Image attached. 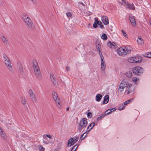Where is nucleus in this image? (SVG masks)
Segmentation results:
<instances>
[{
    "mask_svg": "<svg viewBox=\"0 0 151 151\" xmlns=\"http://www.w3.org/2000/svg\"><path fill=\"white\" fill-rule=\"evenodd\" d=\"M28 93L32 101H34L36 100V96L32 89H29V90Z\"/></svg>",
    "mask_w": 151,
    "mask_h": 151,
    "instance_id": "nucleus-12",
    "label": "nucleus"
},
{
    "mask_svg": "<svg viewBox=\"0 0 151 151\" xmlns=\"http://www.w3.org/2000/svg\"><path fill=\"white\" fill-rule=\"evenodd\" d=\"M32 63L35 76L37 78H40L41 77V74L37 63L36 60H33Z\"/></svg>",
    "mask_w": 151,
    "mask_h": 151,
    "instance_id": "nucleus-2",
    "label": "nucleus"
},
{
    "mask_svg": "<svg viewBox=\"0 0 151 151\" xmlns=\"http://www.w3.org/2000/svg\"><path fill=\"white\" fill-rule=\"evenodd\" d=\"M43 142L46 144H47L48 143L47 141H44Z\"/></svg>",
    "mask_w": 151,
    "mask_h": 151,
    "instance_id": "nucleus-49",
    "label": "nucleus"
},
{
    "mask_svg": "<svg viewBox=\"0 0 151 151\" xmlns=\"http://www.w3.org/2000/svg\"><path fill=\"white\" fill-rule=\"evenodd\" d=\"M0 135L3 138H5V134L2 129L0 131Z\"/></svg>",
    "mask_w": 151,
    "mask_h": 151,
    "instance_id": "nucleus-32",
    "label": "nucleus"
},
{
    "mask_svg": "<svg viewBox=\"0 0 151 151\" xmlns=\"http://www.w3.org/2000/svg\"><path fill=\"white\" fill-rule=\"evenodd\" d=\"M17 68L18 69V71L19 72L21 73L23 72V68L22 66V65L20 63H18Z\"/></svg>",
    "mask_w": 151,
    "mask_h": 151,
    "instance_id": "nucleus-17",
    "label": "nucleus"
},
{
    "mask_svg": "<svg viewBox=\"0 0 151 151\" xmlns=\"http://www.w3.org/2000/svg\"><path fill=\"white\" fill-rule=\"evenodd\" d=\"M134 57H131L128 59V61L130 63H135Z\"/></svg>",
    "mask_w": 151,
    "mask_h": 151,
    "instance_id": "nucleus-29",
    "label": "nucleus"
},
{
    "mask_svg": "<svg viewBox=\"0 0 151 151\" xmlns=\"http://www.w3.org/2000/svg\"><path fill=\"white\" fill-rule=\"evenodd\" d=\"M133 99H131L128 100L127 101H125L124 103V105H127L130 102L132 101L133 100Z\"/></svg>",
    "mask_w": 151,
    "mask_h": 151,
    "instance_id": "nucleus-37",
    "label": "nucleus"
},
{
    "mask_svg": "<svg viewBox=\"0 0 151 151\" xmlns=\"http://www.w3.org/2000/svg\"><path fill=\"white\" fill-rule=\"evenodd\" d=\"M101 58V68L103 71H104L106 68V65L105 63V60L104 56L100 57Z\"/></svg>",
    "mask_w": 151,
    "mask_h": 151,
    "instance_id": "nucleus-10",
    "label": "nucleus"
},
{
    "mask_svg": "<svg viewBox=\"0 0 151 151\" xmlns=\"http://www.w3.org/2000/svg\"><path fill=\"white\" fill-rule=\"evenodd\" d=\"M124 6L126 8H129L130 9L133 10H135L134 6L132 4L130 3L127 2L124 3Z\"/></svg>",
    "mask_w": 151,
    "mask_h": 151,
    "instance_id": "nucleus-11",
    "label": "nucleus"
},
{
    "mask_svg": "<svg viewBox=\"0 0 151 151\" xmlns=\"http://www.w3.org/2000/svg\"><path fill=\"white\" fill-rule=\"evenodd\" d=\"M107 45L109 47L112 48H115L117 47L116 43L110 41L107 43Z\"/></svg>",
    "mask_w": 151,
    "mask_h": 151,
    "instance_id": "nucleus-14",
    "label": "nucleus"
},
{
    "mask_svg": "<svg viewBox=\"0 0 151 151\" xmlns=\"http://www.w3.org/2000/svg\"><path fill=\"white\" fill-rule=\"evenodd\" d=\"M135 63H139L141 62L142 60V58L140 56H136L134 57Z\"/></svg>",
    "mask_w": 151,
    "mask_h": 151,
    "instance_id": "nucleus-18",
    "label": "nucleus"
},
{
    "mask_svg": "<svg viewBox=\"0 0 151 151\" xmlns=\"http://www.w3.org/2000/svg\"><path fill=\"white\" fill-rule=\"evenodd\" d=\"M1 39L3 42L4 44L7 45L8 43V39L4 36H2L1 37Z\"/></svg>",
    "mask_w": 151,
    "mask_h": 151,
    "instance_id": "nucleus-21",
    "label": "nucleus"
},
{
    "mask_svg": "<svg viewBox=\"0 0 151 151\" xmlns=\"http://www.w3.org/2000/svg\"><path fill=\"white\" fill-rule=\"evenodd\" d=\"M125 107V106L124 105L122 104L119 106L118 108V110L120 111L122 110Z\"/></svg>",
    "mask_w": 151,
    "mask_h": 151,
    "instance_id": "nucleus-38",
    "label": "nucleus"
},
{
    "mask_svg": "<svg viewBox=\"0 0 151 151\" xmlns=\"http://www.w3.org/2000/svg\"><path fill=\"white\" fill-rule=\"evenodd\" d=\"M40 151H44L45 148L41 145H39L38 146Z\"/></svg>",
    "mask_w": 151,
    "mask_h": 151,
    "instance_id": "nucleus-41",
    "label": "nucleus"
},
{
    "mask_svg": "<svg viewBox=\"0 0 151 151\" xmlns=\"http://www.w3.org/2000/svg\"><path fill=\"white\" fill-rule=\"evenodd\" d=\"M79 137L76 136V137H74L73 138H72L73 139V140H74L75 143L76 142L78 141L79 139Z\"/></svg>",
    "mask_w": 151,
    "mask_h": 151,
    "instance_id": "nucleus-42",
    "label": "nucleus"
},
{
    "mask_svg": "<svg viewBox=\"0 0 151 151\" xmlns=\"http://www.w3.org/2000/svg\"><path fill=\"white\" fill-rule=\"evenodd\" d=\"M78 4L79 8L80 9H82L85 6L84 4L82 2H78Z\"/></svg>",
    "mask_w": 151,
    "mask_h": 151,
    "instance_id": "nucleus-27",
    "label": "nucleus"
},
{
    "mask_svg": "<svg viewBox=\"0 0 151 151\" xmlns=\"http://www.w3.org/2000/svg\"><path fill=\"white\" fill-rule=\"evenodd\" d=\"M126 50H127V52H126V53H127V54H128L131 52V50H128L127 49H126Z\"/></svg>",
    "mask_w": 151,
    "mask_h": 151,
    "instance_id": "nucleus-47",
    "label": "nucleus"
},
{
    "mask_svg": "<svg viewBox=\"0 0 151 151\" xmlns=\"http://www.w3.org/2000/svg\"><path fill=\"white\" fill-rule=\"evenodd\" d=\"M101 20L105 25H107L109 24V20L106 16H104L102 17H101Z\"/></svg>",
    "mask_w": 151,
    "mask_h": 151,
    "instance_id": "nucleus-15",
    "label": "nucleus"
},
{
    "mask_svg": "<svg viewBox=\"0 0 151 151\" xmlns=\"http://www.w3.org/2000/svg\"><path fill=\"white\" fill-rule=\"evenodd\" d=\"M109 96L108 95H106L104 98V101L103 102V104H107L109 101Z\"/></svg>",
    "mask_w": 151,
    "mask_h": 151,
    "instance_id": "nucleus-20",
    "label": "nucleus"
},
{
    "mask_svg": "<svg viewBox=\"0 0 151 151\" xmlns=\"http://www.w3.org/2000/svg\"><path fill=\"white\" fill-rule=\"evenodd\" d=\"M116 109V108H114L111 109H108L105 112L104 114H101V116L98 117L97 121L100 120L101 119L104 118L105 116L110 114L112 112L114 111Z\"/></svg>",
    "mask_w": 151,
    "mask_h": 151,
    "instance_id": "nucleus-6",
    "label": "nucleus"
},
{
    "mask_svg": "<svg viewBox=\"0 0 151 151\" xmlns=\"http://www.w3.org/2000/svg\"><path fill=\"white\" fill-rule=\"evenodd\" d=\"M102 96L100 94H97L96 96V101H99L102 98Z\"/></svg>",
    "mask_w": 151,
    "mask_h": 151,
    "instance_id": "nucleus-25",
    "label": "nucleus"
},
{
    "mask_svg": "<svg viewBox=\"0 0 151 151\" xmlns=\"http://www.w3.org/2000/svg\"><path fill=\"white\" fill-rule=\"evenodd\" d=\"M77 147V146H76L75 147V148H74V150L75 149H75L76 148V147Z\"/></svg>",
    "mask_w": 151,
    "mask_h": 151,
    "instance_id": "nucleus-51",
    "label": "nucleus"
},
{
    "mask_svg": "<svg viewBox=\"0 0 151 151\" xmlns=\"http://www.w3.org/2000/svg\"><path fill=\"white\" fill-rule=\"evenodd\" d=\"M145 56L146 57L151 58V52L146 53Z\"/></svg>",
    "mask_w": 151,
    "mask_h": 151,
    "instance_id": "nucleus-39",
    "label": "nucleus"
},
{
    "mask_svg": "<svg viewBox=\"0 0 151 151\" xmlns=\"http://www.w3.org/2000/svg\"><path fill=\"white\" fill-rule=\"evenodd\" d=\"M125 75L128 78H130L132 76V73L130 71H127L125 73Z\"/></svg>",
    "mask_w": 151,
    "mask_h": 151,
    "instance_id": "nucleus-24",
    "label": "nucleus"
},
{
    "mask_svg": "<svg viewBox=\"0 0 151 151\" xmlns=\"http://www.w3.org/2000/svg\"><path fill=\"white\" fill-rule=\"evenodd\" d=\"M137 42L139 44H142L144 43L143 40L141 37H138Z\"/></svg>",
    "mask_w": 151,
    "mask_h": 151,
    "instance_id": "nucleus-30",
    "label": "nucleus"
},
{
    "mask_svg": "<svg viewBox=\"0 0 151 151\" xmlns=\"http://www.w3.org/2000/svg\"><path fill=\"white\" fill-rule=\"evenodd\" d=\"M133 73L136 75H139L143 73V69L140 67L134 68L132 70Z\"/></svg>",
    "mask_w": 151,
    "mask_h": 151,
    "instance_id": "nucleus-7",
    "label": "nucleus"
},
{
    "mask_svg": "<svg viewBox=\"0 0 151 151\" xmlns=\"http://www.w3.org/2000/svg\"><path fill=\"white\" fill-rule=\"evenodd\" d=\"M22 18L27 26L32 29L33 27V23L30 17L27 15H24L23 16Z\"/></svg>",
    "mask_w": 151,
    "mask_h": 151,
    "instance_id": "nucleus-5",
    "label": "nucleus"
},
{
    "mask_svg": "<svg viewBox=\"0 0 151 151\" xmlns=\"http://www.w3.org/2000/svg\"><path fill=\"white\" fill-rule=\"evenodd\" d=\"M50 78L52 81L54 85L56 84L57 82L56 81V79L55 77L53 74H51L50 75Z\"/></svg>",
    "mask_w": 151,
    "mask_h": 151,
    "instance_id": "nucleus-19",
    "label": "nucleus"
},
{
    "mask_svg": "<svg viewBox=\"0 0 151 151\" xmlns=\"http://www.w3.org/2000/svg\"><path fill=\"white\" fill-rule=\"evenodd\" d=\"M124 88H125V93L127 94L130 93L133 91L132 85L125 79L123 80L120 83L118 88L119 91L120 93L122 92Z\"/></svg>",
    "mask_w": 151,
    "mask_h": 151,
    "instance_id": "nucleus-1",
    "label": "nucleus"
},
{
    "mask_svg": "<svg viewBox=\"0 0 151 151\" xmlns=\"http://www.w3.org/2000/svg\"><path fill=\"white\" fill-rule=\"evenodd\" d=\"M129 19L132 25L133 26H135L136 25L135 19L134 17L133 16H129Z\"/></svg>",
    "mask_w": 151,
    "mask_h": 151,
    "instance_id": "nucleus-13",
    "label": "nucleus"
},
{
    "mask_svg": "<svg viewBox=\"0 0 151 151\" xmlns=\"http://www.w3.org/2000/svg\"><path fill=\"white\" fill-rule=\"evenodd\" d=\"M122 34L125 37H127V35L126 32L124 31L123 29H122L121 30Z\"/></svg>",
    "mask_w": 151,
    "mask_h": 151,
    "instance_id": "nucleus-43",
    "label": "nucleus"
},
{
    "mask_svg": "<svg viewBox=\"0 0 151 151\" xmlns=\"http://www.w3.org/2000/svg\"><path fill=\"white\" fill-rule=\"evenodd\" d=\"M32 1H33V0H31Z\"/></svg>",
    "mask_w": 151,
    "mask_h": 151,
    "instance_id": "nucleus-52",
    "label": "nucleus"
},
{
    "mask_svg": "<svg viewBox=\"0 0 151 151\" xmlns=\"http://www.w3.org/2000/svg\"><path fill=\"white\" fill-rule=\"evenodd\" d=\"M21 101L22 104L23 105H25L27 103L26 99L22 97L21 98Z\"/></svg>",
    "mask_w": 151,
    "mask_h": 151,
    "instance_id": "nucleus-33",
    "label": "nucleus"
},
{
    "mask_svg": "<svg viewBox=\"0 0 151 151\" xmlns=\"http://www.w3.org/2000/svg\"><path fill=\"white\" fill-rule=\"evenodd\" d=\"M52 97L58 107L60 108L61 107V105L60 104V102L58 97L57 94L55 92L53 93Z\"/></svg>",
    "mask_w": 151,
    "mask_h": 151,
    "instance_id": "nucleus-8",
    "label": "nucleus"
},
{
    "mask_svg": "<svg viewBox=\"0 0 151 151\" xmlns=\"http://www.w3.org/2000/svg\"><path fill=\"white\" fill-rule=\"evenodd\" d=\"M78 147L77 145H75L71 149L70 151H75V150L77 149Z\"/></svg>",
    "mask_w": 151,
    "mask_h": 151,
    "instance_id": "nucleus-40",
    "label": "nucleus"
},
{
    "mask_svg": "<svg viewBox=\"0 0 151 151\" xmlns=\"http://www.w3.org/2000/svg\"><path fill=\"white\" fill-rule=\"evenodd\" d=\"M126 48H123L120 47L117 50L116 52L119 55H122L127 54L126 50Z\"/></svg>",
    "mask_w": 151,
    "mask_h": 151,
    "instance_id": "nucleus-9",
    "label": "nucleus"
},
{
    "mask_svg": "<svg viewBox=\"0 0 151 151\" xmlns=\"http://www.w3.org/2000/svg\"><path fill=\"white\" fill-rule=\"evenodd\" d=\"M96 19V21H97L98 24L100 26L101 28H103L104 27V25L102 24V22L100 21H99L98 20V19L97 18V19Z\"/></svg>",
    "mask_w": 151,
    "mask_h": 151,
    "instance_id": "nucleus-34",
    "label": "nucleus"
},
{
    "mask_svg": "<svg viewBox=\"0 0 151 151\" xmlns=\"http://www.w3.org/2000/svg\"><path fill=\"white\" fill-rule=\"evenodd\" d=\"M98 51L99 52V54L100 56V57H101L102 56H103L102 54V52L101 51V46L100 45L98 44V46L96 47Z\"/></svg>",
    "mask_w": 151,
    "mask_h": 151,
    "instance_id": "nucleus-22",
    "label": "nucleus"
},
{
    "mask_svg": "<svg viewBox=\"0 0 151 151\" xmlns=\"http://www.w3.org/2000/svg\"><path fill=\"white\" fill-rule=\"evenodd\" d=\"M88 122L86 118H83L80 121L79 126L78 128V131L80 132L85 127L87 124Z\"/></svg>",
    "mask_w": 151,
    "mask_h": 151,
    "instance_id": "nucleus-4",
    "label": "nucleus"
},
{
    "mask_svg": "<svg viewBox=\"0 0 151 151\" xmlns=\"http://www.w3.org/2000/svg\"><path fill=\"white\" fill-rule=\"evenodd\" d=\"M66 15L67 17H71L72 16V14L71 13L68 12L66 13Z\"/></svg>",
    "mask_w": 151,
    "mask_h": 151,
    "instance_id": "nucleus-46",
    "label": "nucleus"
},
{
    "mask_svg": "<svg viewBox=\"0 0 151 151\" xmlns=\"http://www.w3.org/2000/svg\"><path fill=\"white\" fill-rule=\"evenodd\" d=\"M139 79L136 77H133L132 78V81L135 84H137V82L139 81Z\"/></svg>",
    "mask_w": 151,
    "mask_h": 151,
    "instance_id": "nucleus-31",
    "label": "nucleus"
},
{
    "mask_svg": "<svg viewBox=\"0 0 151 151\" xmlns=\"http://www.w3.org/2000/svg\"><path fill=\"white\" fill-rule=\"evenodd\" d=\"M69 110V107H68L66 108V110L67 111H68Z\"/></svg>",
    "mask_w": 151,
    "mask_h": 151,
    "instance_id": "nucleus-50",
    "label": "nucleus"
},
{
    "mask_svg": "<svg viewBox=\"0 0 151 151\" xmlns=\"http://www.w3.org/2000/svg\"><path fill=\"white\" fill-rule=\"evenodd\" d=\"M101 38L103 40H106L107 39V37L106 34L104 33L102 34L101 36Z\"/></svg>",
    "mask_w": 151,
    "mask_h": 151,
    "instance_id": "nucleus-26",
    "label": "nucleus"
},
{
    "mask_svg": "<svg viewBox=\"0 0 151 151\" xmlns=\"http://www.w3.org/2000/svg\"><path fill=\"white\" fill-rule=\"evenodd\" d=\"M95 123L93 122L88 127L87 129V132H89L94 127Z\"/></svg>",
    "mask_w": 151,
    "mask_h": 151,
    "instance_id": "nucleus-23",
    "label": "nucleus"
},
{
    "mask_svg": "<svg viewBox=\"0 0 151 151\" xmlns=\"http://www.w3.org/2000/svg\"><path fill=\"white\" fill-rule=\"evenodd\" d=\"M75 143L74 140L72 138H70L68 140L67 144V147H69L73 145Z\"/></svg>",
    "mask_w": 151,
    "mask_h": 151,
    "instance_id": "nucleus-16",
    "label": "nucleus"
},
{
    "mask_svg": "<svg viewBox=\"0 0 151 151\" xmlns=\"http://www.w3.org/2000/svg\"><path fill=\"white\" fill-rule=\"evenodd\" d=\"M66 70L67 71H68L70 69V68L69 67H66Z\"/></svg>",
    "mask_w": 151,
    "mask_h": 151,
    "instance_id": "nucleus-48",
    "label": "nucleus"
},
{
    "mask_svg": "<svg viewBox=\"0 0 151 151\" xmlns=\"http://www.w3.org/2000/svg\"><path fill=\"white\" fill-rule=\"evenodd\" d=\"M46 137H48L50 139H52V137L49 134H47L46 135H44L43 136V138L46 139Z\"/></svg>",
    "mask_w": 151,
    "mask_h": 151,
    "instance_id": "nucleus-36",
    "label": "nucleus"
},
{
    "mask_svg": "<svg viewBox=\"0 0 151 151\" xmlns=\"http://www.w3.org/2000/svg\"><path fill=\"white\" fill-rule=\"evenodd\" d=\"M87 115L88 118H91L92 116V114L91 112H88L87 114Z\"/></svg>",
    "mask_w": 151,
    "mask_h": 151,
    "instance_id": "nucleus-44",
    "label": "nucleus"
},
{
    "mask_svg": "<svg viewBox=\"0 0 151 151\" xmlns=\"http://www.w3.org/2000/svg\"><path fill=\"white\" fill-rule=\"evenodd\" d=\"M86 131V132H85L81 135V137H80V139L81 140L83 139L86 137L87 134H88V133Z\"/></svg>",
    "mask_w": 151,
    "mask_h": 151,
    "instance_id": "nucleus-28",
    "label": "nucleus"
},
{
    "mask_svg": "<svg viewBox=\"0 0 151 151\" xmlns=\"http://www.w3.org/2000/svg\"><path fill=\"white\" fill-rule=\"evenodd\" d=\"M125 2H126L125 1H123V0H122L121 1H120L119 2V4L122 5H124V3Z\"/></svg>",
    "mask_w": 151,
    "mask_h": 151,
    "instance_id": "nucleus-45",
    "label": "nucleus"
},
{
    "mask_svg": "<svg viewBox=\"0 0 151 151\" xmlns=\"http://www.w3.org/2000/svg\"><path fill=\"white\" fill-rule=\"evenodd\" d=\"M3 56L4 63L6 66L9 71H12L13 70V68L11 60L6 54H4Z\"/></svg>",
    "mask_w": 151,
    "mask_h": 151,
    "instance_id": "nucleus-3",
    "label": "nucleus"
},
{
    "mask_svg": "<svg viewBox=\"0 0 151 151\" xmlns=\"http://www.w3.org/2000/svg\"><path fill=\"white\" fill-rule=\"evenodd\" d=\"M96 19H97V18H95V22H94L93 24V27L94 28H96L97 27V24H97V21H96Z\"/></svg>",
    "mask_w": 151,
    "mask_h": 151,
    "instance_id": "nucleus-35",
    "label": "nucleus"
}]
</instances>
